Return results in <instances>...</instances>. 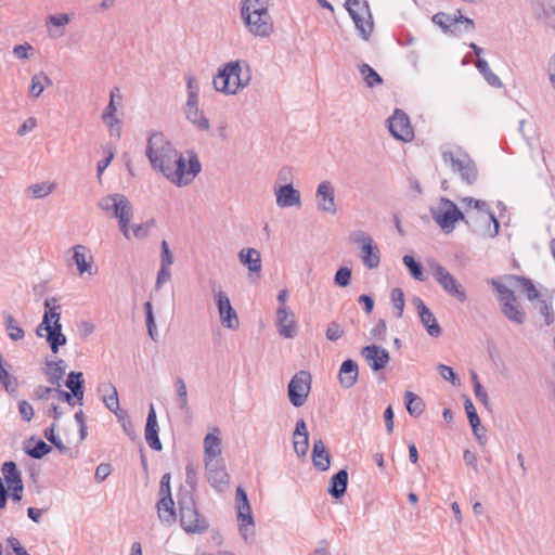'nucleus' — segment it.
<instances>
[{"mask_svg":"<svg viewBox=\"0 0 555 555\" xmlns=\"http://www.w3.org/2000/svg\"><path fill=\"white\" fill-rule=\"evenodd\" d=\"M294 451L298 457H304L309 449V437L294 438Z\"/></svg>","mask_w":555,"mask_h":555,"instance_id":"nucleus-62","label":"nucleus"},{"mask_svg":"<svg viewBox=\"0 0 555 555\" xmlns=\"http://www.w3.org/2000/svg\"><path fill=\"white\" fill-rule=\"evenodd\" d=\"M437 370L440 374V376L448 380V382H451L453 385H456L460 383V378L457 377V375L454 373L453 369L451 366H448L446 364H439L437 366Z\"/></svg>","mask_w":555,"mask_h":555,"instance_id":"nucleus-59","label":"nucleus"},{"mask_svg":"<svg viewBox=\"0 0 555 555\" xmlns=\"http://www.w3.org/2000/svg\"><path fill=\"white\" fill-rule=\"evenodd\" d=\"M542 13L539 14V18H543L547 22L550 26L555 28V24L553 23V16H555V0H544L541 2Z\"/></svg>","mask_w":555,"mask_h":555,"instance_id":"nucleus-53","label":"nucleus"},{"mask_svg":"<svg viewBox=\"0 0 555 555\" xmlns=\"http://www.w3.org/2000/svg\"><path fill=\"white\" fill-rule=\"evenodd\" d=\"M99 390L104 392L111 391L109 395L103 397V402L111 412L117 414V411H119V399L116 387L113 384L107 383L101 385Z\"/></svg>","mask_w":555,"mask_h":555,"instance_id":"nucleus-38","label":"nucleus"},{"mask_svg":"<svg viewBox=\"0 0 555 555\" xmlns=\"http://www.w3.org/2000/svg\"><path fill=\"white\" fill-rule=\"evenodd\" d=\"M521 286L524 292L526 293L527 299L530 301L541 299L539 291L535 288L532 280L525 276H513Z\"/></svg>","mask_w":555,"mask_h":555,"instance_id":"nucleus-51","label":"nucleus"},{"mask_svg":"<svg viewBox=\"0 0 555 555\" xmlns=\"http://www.w3.org/2000/svg\"><path fill=\"white\" fill-rule=\"evenodd\" d=\"M185 482L192 490H195L197 486V469L192 463L185 466Z\"/></svg>","mask_w":555,"mask_h":555,"instance_id":"nucleus-64","label":"nucleus"},{"mask_svg":"<svg viewBox=\"0 0 555 555\" xmlns=\"http://www.w3.org/2000/svg\"><path fill=\"white\" fill-rule=\"evenodd\" d=\"M349 241L360 247L361 260L366 268L375 269L379 266L380 253L371 235L362 230H357L350 233Z\"/></svg>","mask_w":555,"mask_h":555,"instance_id":"nucleus-9","label":"nucleus"},{"mask_svg":"<svg viewBox=\"0 0 555 555\" xmlns=\"http://www.w3.org/2000/svg\"><path fill=\"white\" fill-rule=\"evenodd\" d=\"M85 380L82 372L72 371L67 375L65 386L75 395V399L79 404H82Z\"/></svg>","mask_w":555,"mask_h":555,"instance_id":"nucleus-32","label":"nucleus"},{"mask_svg":"<svg viewBox=\"0 0 555 555\" xmlns=\"http://www.w3.org/2000/svg\"><path fill=\"white\" fill-rule=\"evenodd\" d=\"M461 203L467 208L477 209L480 215L476 217H470V222H481L485 225V229L472 231L478 234L481 237H495L499 234L500 222L496 219L495 215L490 210L488 204L481 199H476L474 197H463Z\"/></svg>","mask_w":555,"mask_h":555,"instance_id":"nucleus-6","label":"nucleus"},{"mask_svg":"<svg viewBox=\"0 0 555 555\" xmlns=\"http://www.w3.org/2000/svg\"><path fill=\"white\" fill-rule=\"evenodd\" d=\"M312 376L308 371H299L289 380L287 396L295 408L302 406L311 390Z\"/></svg>","mask_w":555,"mask_h":555,"instance_id":"nucleus-12","label":"nucleus"},{"mask_svg":"<svg viewBox=\"0 0 555 555\" xmlns=\"http://www.w3.org/2000/svg\"><path fill=\"white\" fill-rule=\"evenodd\" d=\"M431 20L436 25L440 26L444 31H448L450 29V26L455 24V22L452 21L453 16L448 13H443V12L436 13Z\"/></svg>","mask_w":555,"mask_h":555,"instance_id":"nucleus-58","label":"nucleus"},{"mask_svg":"<svg viewBox=\"0 0 555 555\" xmlns=\"http://www.w3.org/2000/svg\"><path fill=\"white\" fill-rule=\"evenodd\" d=\"M4 324L8 336L14 340H21L25 336L24 330L17 324L16 320L11 314H4Z\"/></svg>","mask_w":555,"mask_h":555,"instance_id":"nucleus-45","label":"nucleus"},{"mask_svg":"<svg viewBox=\"0 0 555 555\" xmlns=\"http://www.w3.org/2000/svg\"><path fill=\"white\" fill-rule=\"evenodd\" d=\"M186 87H188V100L186 101H191L192 96H194L195 100H198L199 85L193 75L186 76Z\"/></svg>","mask_w":555,"mask_h":555,"instance_id":"nucleus-63","label":"nucleus"},{"mask_svg":"<svg viewBox=\"0 0 555 555\" xmlns=\"http://www.w3.org/2000/svg\"><path fill=\"white\" fill-rule=\"evenodd\" d=\"M2 474L8 486L23 481L17 465L13 461L4 462L2 465Z\"/></svg>","mask_w":555,"mask_h":555,"instance_id":"nucleus-44","label":"nucleus"},{"mask_svg":"<svg viewBox=\"0 0 555 555\" xmlns=\"http://www.w3.org/2000/svg\"><path fill=\"white\" fill-rule=\"evenodd\" d=\"M501 312L507 320L518 325L524 324L526 321V313L517 300L502 305Z\"/></svg>","mask_w":555,"mask_h":555,"instance_id":"nucleus-35","label":"nucleus"},{"mask_svg":"<svg viewBox=\"0 0 555 555\" xmlns=\"http://www.w3.org/2000/svg\"><path fill=\"white\" fill-rule=\"evenodd\" d=\"M325 335L328 340L336 341L343 337L344 331L337 322L332 321L327 325Z\"/></svg>","mask_w":555,"mask_h":555,"instance_id":"nucleus-60","label":"nucleus"},{"mask_svg":"<svg viewBox=\"0 0 555 555\" xmlns=\"http://www.w3.org/2000/svg\"><path fill=\"white\" fill-rule=\"evenodd\" d=\"M185 118L199 131H208L210 124L204 112L198 106V100L192 96L191 101H186L183 106Z\"/></svg>","mask_w":555,"mask_h":555,"instance_id":"nucleus-20","label":"nucleus"},{"mask_svg":"<svg viewBox=\"0 0 555 555\" xmlns=\"http://www.w3.org/2000/svg\"><path fill=\"white\" fill-rule=\"evenodd\" d=\"M246 29L256 37L267 38L274 29V24L269 12L245 14L241 17Z\"/></svg>","mask_w":555,"mask_h":555,"instance_id":"nucleus-13","label":"nucleus"},{"mask_svg":"<svg viewBox=\"0 0 555 555\" xmlns=\"http://www.w3.org/2000/svg\"><path fill=\"white\" fill-rule=\"evenodd\" d=\"M235 502L237 509L238 531L242 538L247 540V527L254 526L251 507L246 491L242 487L236 488Z\"/></svg>","mask_w":555,"mask_h":555,"instance_id":"nucleus-15","label":"nucleus"},{"mask_svg":"<svg viewBox=\"0 0 555 555\" xmlns=\"http://www.w3.org/2000/svg\"><path fill=\"white\" fill-rule=\"evenodd\" d=\"M276 204L281 208L293 207L300 204V193L292 183L281 185L275 190Z\"/></svg>","mask_w":555,"mask_h":555,"instance_id":"nucleus-23","label":"nucleus"},{"mask_svg":"<svg viewBox=\"0 0 555 555\" xmlns=\"http://www.w3.org/2000/svg\"><path fill=\"white\" fill-rule=\"evenodd\" d=\"M428 266L431 270L433 276L447 294L455 297L461 302L466 301L467 297L465 289L444 267L436 260L429 261Z\"/></svg>","mask_w":555,"mask_h":555,"instance_id":"nucleus-10","label":"nucleus"},{"mask_svg":"<svg viewBox=\"0 0 555 555\" xmlns=\"http://www.w3.org/2000/svg\"><path fill=\"white\" fill-rule=\"evenodd\" d=\"M402 261L413 279L421 282L425 281L423 266L421 262L416 261L415 258L411 255H404Z\"/></svg>","mask_w":555,"mask_h":555,"instance_id":"nucleus-46","label":"nucleus"},{"mask_svg":"<svg viewBox=\"0 0 555 555\" xmlns=\"http://www.w3.org/2000/svg\"><path fill=\"white\" fill-rule=\"evenodd\" d=\"M54 188V183L41 182L28 186L26 192L31 198H42L52 193Z\"/></svg>","mask_w":555,"mask_h":555,"instance_id":"nucleus-48","label":"nucleus"},{"mask_svg":"<svg viewBox=\"0 0 555 555\" xmlns=\"http://www.w3.org/2000/svg\"><path fill=\"white\" fill-rule=\"evenodd\" d=\"M55 427H56V424L55 423H52L49 427H47L43 431V436L44 438L51 443L53 444L59 451L60 453L62 454H67L69 453V448H67L63 442L62 440L60 439V437L56 435L55 433Z\"/></svg>","mask_w":555,"mask_h":555,"instance_id":"nucleus-47","label":"nucleus"},{"mask_svg":"<svg viewBox=\"0 0 555 555\" xmlns=\"http://www.w3.org/2000/svg\"><path fill=\"white\" fill-rule=\"evenodd\" d=\"M358 363L352 359L345 360L339 369V383L344 388H351L358 380Z\"/></svg>","mask_w":555,"mask_h":555,"instance_id":"nucleus-25","label":"nucleus"},{"mask_svg":"<svg viewBox=\"0 0 555 555\" xmlns=\"http://www.w3.org/2000/svg\"><path fill=\"white\" fill-rule=\"evenodd\" d=\"M44 313L41 323L36 328V334L42 337V331L47 332L46 338L53 353H57L60 347L66 345L67 338L62 333L61 306L55 297L44 300Z\"/></svg>","mask_w":555,"mask_h":555,"instance_id":"nucleus-3","label":"nucleus"},{"mask_svg":"<svg viewBox=\"0 0 555 555\" xmlns=\"http://www.w3.org/2000/svg\"><path fill=\"white\" fill-rule=\"evenodd\" d=\"M206 478L211 488L223 492L229 487L230 477L221 460L205 461Z\"/></svg>","mask_w":555,"mask_h":555,"instance_id":"nucleus-16","label":"nucleus"},{"mask_svg":"<svg viewBox=\"0 0 555 555\" xmlns=\"http://www.w3.org/2000/svg\"><path fill=\"white\" fill-rule=\"evenodd\" d=\"M403 400H404L405 409L412 417L417 418L423 414L424 409H425V403L420 396L408 390L403 395Z\"/></svg>","mask_w":555,"mask_h":555,"instance_id":"nucleus-36","label":"nucleus"},{"mask_svg":"<svg viewBox=\"0 0 555 555\" xmlns=\"http://www.w3.org/2000/svg\"><path fill=\"white\" fill-rule=\"evenodd\" d=\"M205 461H218L221 454V439L215 434H207L204 438Z\"/></svg>","mask_w":555,"mask_h":555,"instance_id":"nucleus-34","label":"nucleus"},{"mask_svg":"<svg viewBox=\"0 0 555 555\" xmlns=\"http://www.w3.org/2000/svg\"><path fill=\"white\" fill-rule=\"evenodd\" d=\"M51 85H52V80L46 73L40 72L38 74H35L31 77V81H30V88H29L30 96H33L35 99L39 98L41 95V93L43 92L44 88L47 86H51Z\"/></svg>","mask_w":555,"mask_h":555,"instance_id":"nucleus-37","label":"nucleus"},{"mask_svg":"<svg viewBox=\"0 0 555 555\" xmlns=\"http://www.w3.org/2000/svg\"><path fill=\"white\" fill-rule=\"evenodd\" d=\"M144 310H145V321H146L147 333L153 340H156V336H157L156 324H155L153 307H152L151 301H146L144 304Z\"/></svg>","mask_w":555,"mask_h":555,"instance_id":"nucleus-55","label":"nucleus"},{"mask_svg":"<svg viewBox=\"0 0 555 555\" xmlns=\"http://www.w3.org/2000/svg\"><path fill=\"white\" fill-rule=\"evenodd\" d=\"M99 208L104 211H112L118 219L120 232L129 238V222L132 218V205L126 195L114 193L106 195L98 202Z\"/></svg>","mask_w":555,"mask_h":555,"instance_id":"nucleus-5","label":"nucleus"},{"mask_svg":"<svg viewBox=\"0 0 555 555\" xmlns=\"http://www.w3.org/2000/svg\"><path fill=\"white\" fill-rule=\"evenodd\" d=\"M180 511V525L186 533L202 534L209 528V522L199 514L191 494H185L178 500Z\"/></svg>","mask_w":555,"mask_h":555,"instance_id":"nucleus-4","label":"nucleus"},{"mask_svg":"<svg viewBox=\"0 0 555 555\" xmlns=\"http://www.w3.org/2000/svg\"><path fill=\"white\" fill-rule=\"evenodd\" d=\"M476 67L490 86L496 88L502 87L501 79L491 70L486 60L478 57L476 61Z\"/></svg>","mask_w":555,"mask_h":555,"instance_id":"nucleus-42","label":"nucleus"},{"mask_svg":"<svg viewBox=\"0 0 555 555\" xmlns=\"http://www.w3.org/2000/svg\"><path fill=\"white\" fill-rule=\"evenodd\" d=\"M535 309L539 311V313L544 317V323L546 326H550L555 321V314L553 310L552 302L546 301L545 299L541 298L537 300V304L534 305Z\"/></svg>","mask_w":555,"mask_h":555,"instance_id":"nucleus-49","label":"nucleus"},{"mask_svg":"<svg viewBox=\"0 0 555 555\" xmlns=\"http://www.w3.org/2000/svg\"><path fill=\"white\" fill-rule=\"evenodd\" d=\"M160 267H170L173 263V255L166 241L160 245Z\"/></svg>","mask_w":555,"mask_h":555,"instance_id":"nucleus-61","label":"nucleus"},{"mask_svg":"<svg viewBox=\"0 0 555 555\" xmlns=\"http://www.w3.org/2000/svg\"><path fill=\"white\" fill-rule=\"evenodd\" d=\"M361 354L364 357L372 371L378 372L386 367L390 360L389 352L377 345H367L362 348Z\"/></svg>","mask_w":555,"mask_h":555,"instance_id":"nucleus-18","label":"nucleus"},{"mask_svg":"<svg viewBox=\"0 0 555 555\" xmlns=\"http://www.w3.org/2000/svg\"><path fill=\"white\" fill-rule=\"evenodd\" d=\"M444 163H450L454 172H457L463 182L473 185L478 179V169L472 157L461 149L456 152H442Z\"/></svg>","mask_w":555,"mask_h":555,"instance_id":"nucleus-8","label":"nucleus"},{"mask_svg":"<svg viewBox=\"0 0 555 555\" xmlns=\"http://www.w3.org/2000/svg\"><path fill=\"white\" fill-rule=\"evenodd\" d=\"M251 80L250 66L245 61H232L219 68L212 83L217 91L225 94H235L249 85Z\"/></svg>","mask_w":555,"mask_h":555,"instance_id":"nucleus-2","label":"nucleus"},{"mask_svg":"<svg viewBox=\"0 0 555 555\" xmlns=\"http://www.w3.org/2000/svg\"><path fill=\"white\" fill-rule=\"evenodd\" d=\"M238 259L240 262L247 267L249 271V275L257 274V278L260 276L261 272V255L260 253L255 248H243L238 253Z\"/></svg>","mask_w":555,"mask_h":555,"instance_id":"nucleus-24","label":"nucleus"},{"mask_svg":"<svg viewBox=\"0 0 555 555\" xmlns=\"http://www.w3.org/2000/svg\"><path fill=\"white\" fill-rule=\"evenodd\" d=\"M175 388L179 398V408L181 410L188 411L189 410V402H188V389L182 377H177L175 382Z\"/></svg>","mask_w":555,"mask_h":555,"instance_id":"nucleus-52","label":"nucleus"},{"mask_svg":"<svg viewBox=\"0 0 555 555\" xmlns=\"http://www.w3.org/2000/svg\"><path fill=\"white\" fill-rule=\"evenodd\" d=\"M391 302L393 308L398 311L397 317L401 318L404 309V294L403 291L399 287H396L391 291L390 294Z\"/></svg>","mask_w":555,"mask_h":555,"instance_id":"nucleus-56","label":"nucleus"},{"mask_svg":"<svg viewBox=\"0 0 555 555\" xmlns=\"http://www.w3.org/2000/svg\"><path fill=\"white\" fill-rule=\"evenodd\" d=\"M158 518L162 522L171 525L177 519L175 502L171 495L160 496L157 504Z\"/></svg>","mask_w":555,"mask_h":555,"instance_id":"nucleus-28","label":"nucleus"},{"mask_svg":"<svg viewBox=\"0 0 555 555\" xmlns=\"http://www.w3.org/2000/svg\"><path fill=\"white\" fill-rule=\"evenodd\" d=\"M73 257L72 260L77 266V270L79 274H83L86 272L91 274V267L93 262V258L88 254V248L85 245H75L73 248Z\"/></svg>","mask_w":555,"mask_h":555,"instance_id":"nucleus-29","label":"nucleus"},{"mask_svg":"<svg viewBox=\"0 0 555 555\" xmlns=\"http://www.w3.org/2000/svg\"><path fill=\"white\" fill-rule=\"evenodd\" d=\"M158 423H157V415L156 411L153 404H150L146 424H145V440L149 447L155 451H162L163 444L160 442V439L158 437Z\"/></svg>","mask_w":555,"mask_h":555,"instance_id":"nucleus-21","label":"nucleus"},{"mask_svg":"<svg viewBox=\"0 0 555 555\" xmlns=\"http://www.w3.org/2000/svg\"><path fill=\"white\" fill-rule=\"evenodd\" d=\"M52 451V447L42 439L35 440L31 437L27 442L24 443V452L35 460H40L48 455Z\"/></svg>","mask_w":555,"mask_h":555,"instance_id":"nucleus-31","label":"nucleus"},{"mask_svg":"<svg viewBox=\"0 0 555 555\" xmlns=\"http://www.w3.org/2000/svg\"><path fill=\"white\" fill-rule=\"evenodd\" d=\"M318 208L328 215H336L337 205L335 201V190L330 181H323L318 185L315 192Z\"/></svg>","mask_w":555,"mask_h":555,"instance_id":"nucleus-17","label":"nucleus"},{"mask_svg":"<svg viewBox=\"0 0 555 555\" xmlns=\"http://www.w3.org/2000/svg\"><path fill=\"white\" fill-rule=\"evenodd\" d=\"M288 315L285 306H281L276 311L279 334L284 338H293L296 335L295 321L288 319Z\"/></svg>","mask_w":555,"mask_h":555,"instance_id":"nucleus-30","label":"nucleus"},{"mask_svg":"<svg viewBox=\"0 0 555 555\" xmlns=\"http://www.w3.org/2000/svg\"><path fill=\"white\" fill-rule=\"evenodd\" d=\"M430 215L446 233L452 232L460 220L470 227V217L466 218L456 204L447 197L440 198L438 207H430Z\"/></svg>","mask_w":555,"mask_h":555,"instance_id":"nucleus-7","label":"nucleus"},{"mask_svg":"<svg viewBox=\"0 0 555 555\" xmlns=\"http://www.w3.org/2000/svg\"><path fill=\"white\" fill-rule=\"evenodd\" d=\"M8 366L0 369V384L3 386L7 392L14 393L18 387V380L15 376L9 373Z\"/></svg>","mask_w":555,"mask_h":555,"instance_id":"nucleus-50","label":"nucleus"},{"mask_svg":"<svg viewBox=\"0 0 555 555\" xmlns=\"http://www.w3.org/2000/svg\"><path fill=\"white\" fill-rule=\"evenodd\" d=\"M351 269L347 267H340L334 276V283L335 285L339 287H347L350 284L351 281Z\"/></svg>","mask_w":555,"mask_h":555,"instance_id":"nucleus-57","label":"nucleus"},{"mask_svg":"<svg viewBox=\"0 0 555 555\" xmlns=\"http://www.w3.org/2000/svg\"><path fill=\"white\" fill-rule=\"evenodd\" d=\"M145 154L152 167L178 186L190 184L202 169L195 153H191L186 166L183 155L173 149L162 132H153L149 137Z\"/></svg>","mask_w":555,"mask_h":555,"instance_id":"nucleus-1","label":"nucleus"},{"mask_svg":"<svg viewBox=\"0 0 555 555\" xmlns=\"http://www.w3.org/2000/svg\"><path fill=\"white\" fill-rule=\"evenodd\" d=\"M345 8L349 14L353 11L357 14H366L371 18L370 8L365 0H346Z\"/></svg>","mask_w":555,"mask_h":555,"instance_id":"nucleus-54","label":"nucleus"},{"mask_svg":"<svg viewBox=\"0 0 555 555\" xmlns=\"http://www.w3.org/2000/svg\"><path fill=\"white\" fill-rule=\"evenodd\" d=\"M413 304L417 310L421 322L431 337H439L441 335V327L437 322L436 317L429 310V308L425 305V302L420 297L413 298Z\"/></svg>","mask_w":555,"mask_h":555,"instance_id":"nucleus-19","label":"nucleus"},{"mask_svg":"<svg viewBox=\"0 0 555 555\" xmlns=\"http://www.w3.org/2000/svg\"><path fill=\"white\" fill-rule=\"evenodd\" d=\"M270 0H242L241 2V17L245 14L257 12H269Z\"/></svg>","mask_w":555,"mask_h":555,"instance_id":"nucleus-41","label":"nucleus"},{"mask_svg":"<svg viewBox=\"0 0 555 555\" xmlns=\"http://www.w3.org/2000/svg\"><path fill=\"white\" fill-rule=\"evenodd\" d=\"M359 72L369 88H373L383 83V78L369 64H361L359 66Z\"/></svg>","mask_w":555,"mask_h":555,"instance_id":"nucleus-43","label":"nucleus"},{"mask_svg":"<svg viewBox=\"0 0 555 555\" xmlns=\"http://www.w3.org/2000/svg\"><path fill=\"white\" fill-rule=\"evenodd\" d=\"M311 459L313 466L320 472H326L331 466L332 455L322 439L314 440Z\"/></svg>","mask_w":555,"mask_h":555,"instance_id":"nucleus-22","label":"nucleus"},{"mask_svg":"<svg viewBox=\"0 0 555 555\" xmlns=\"http://www.w3.org/2000/svg\"><path fill=\"white\" fill-rule=\"evenodd\" d=\"M488 283L491 284L494 291L498 293V300L500 301L501 306L504 305L505 302L516 301L517 298L514 291H512L506 285L502 284L496 279H490Z\"/></svg>","mask_w":555,"mask_h":555,"instance_id":"nucleus-39","label":"nucleus"},{"mask_svg":"<svg viewBox=\"0 0 555 555\" xmlns=\"http://www.w3.org/2000/svg\"><path fill=\"white\" fill-rule=\"evenodd\" d=\"M464 408H465V412L467 414L469 425L472 427V430H473L476 439L478 440V442L481 446H483L487 442V437L485 435H478V430L482 429L483 431H486V428L481 426L480 418L477 414V411H476L472 400L467 396H464Z\"/></svg>","mask_w":555,"mask_h":555,"instance_id":"nucleus-26","label":"nucleus"},{"mask_svg":"<svg viewBox=\"0 0 555 555\" xmlns=\"http://www.w3.org/2000/svg\"><path fill=\"white\" fill-rule=\"evenodd\" d=\"M44 373L48 376L49 382L57 387L61 386V380L65 374L66 364L65 361L60 359L57 361H47Z\"/></svg>","mask_w":555,"mask_h":555,"instance_id":"nucleus-33","label":"nucleus"},{"mask_svg":"<svg viewBox=\"0 0 555 555\" xmlns=\"http://www.w3.org/2000/svg\"><path fill=\"white\" fill-rule=\"evenodd\" d=\"M210 287L215 296L222 325L229 330L238 328V317L235 309L231 305L229 296L221 289L216 281H210Z\"/></svg>","mask_w":555,"mask_h":555,"instance_id":"nucleus-11","label":"nucleus"},{"mask_svg":"<svg viewBox=\"0 0 555 555\" xmlns=\"http://www.w3.org/2000/svg\"><path fill=\"white\" fill-rule=\"evenodd\" d=\"M354 22L356 28L359 30L361 37L364 40H367L373 31V22L372 17L367 21H364V14L361 13H354L353 11L349 14Z\"/></svg>","mask_w":555,"mask_h":555,"instance_id":"nucleus-40","label":"nucleus"},{"mask_svg":"<svg viewBox=\"0 0 555 555\" xmlns=\"http://www.w3.org/2000/svg\"><path fill=\"white\" fill-rule=\"evenodd\" d=\"M387 122L389 132L395 139L409 142L414 138L409 116L402 109L396 108Z\"/></svg>","mask_w":555,"mask_h":555,"instance_id":"nucleus-14","label":"nucleus"},{"mask_svg":"<svg viewBox=\"0 0 555 555\" xmlns=\"http://www.w3.org/2000/svg\"><path fill=\"white\" fill-rule=\"evenodd\" d=\"M347 486H348V472L346 468H343L331 477L327 492L334 499H340L346 493Z\"/></svg>","mask_w":555,"mask_h":555,"instance_id":"nucleus-27","label":"nucleus"}]
</instances>
